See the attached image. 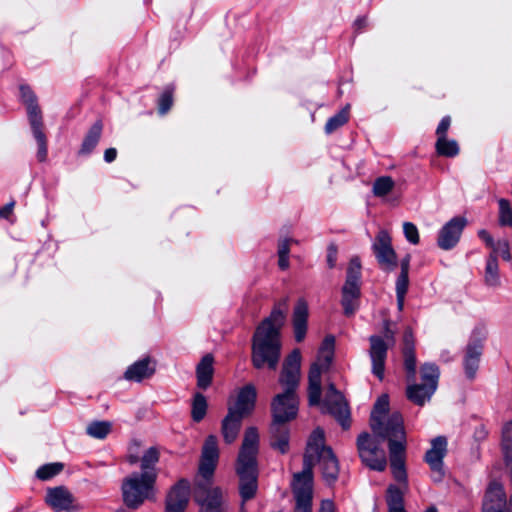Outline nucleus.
<instances>
[{
  "mask_svg": "<svg viewBox=\"0 0 512 512\" xmlns=\"http://www.w3.org/2000/svg\"><path fill=\"white\" fill-rule=\"evenodd\" d=\"M243 419L244 418H241L232 412H228L223 418L221 421V435L226 444L230 445L236 441L242 427Z\"/></svg>",
  "mask_w": 512,
  "mask_h": 512,
  "instance_id": "25",
  "label": "nucleus"
},
{
  "mask_svg": "<svg viewBox=\"0 0 512 512\" xmlns=\"http://www.w3.org/2000/svg\"><path fill=\"white\" fill-rule=\"evenodd\" d=\"M372 251L379 265V268L390 273L395 270L398 264V257L392 245V237L386 230H380L372 243Z\"/></svg>",
  "mask_w": 512,
  "mask_h": 512,
  "instance_id": "12",
  "label": "nucleus"
},
{
  "mask_svg": "<svg viewBox=\"0 0 512 512\" xmlns=\"http://www.w3.org/2000/svg\"><path fill=\"white\" fill-rule=\"evenodd\" d=\"M386 500H387V505H388L389 511H392V510L397 511L398 509L404 508L403 492L399 487H397L395 485L389 486L388 491H387Z\"/></svg>",
  "mask_w": 512,
  "mask_h": 512,
  "instance_id": "40",
  "label": "nucleus"
},
{
  "mask_svg": "<svg viewBox=\"0 0 512 512\" xmlns=\"http://www.w3.org/2000/svg\"><path fill=\"white\" fill-rule=\"evenodd\" d=\"M334 348H335V337L333 335H327L318 352V362H322V365L326 368H329L333 356H334Z\"/></svg>",
  "mask_w": 512,
  "mask_h": 512,
  "instance_id": "33",
  "label": "nucleus"
},
{
  "mask_svg": "<svg viewBox=\"0 0 512 512\" xmlns=\"http://www.w3.org/2000/svg\"><path fill=\"white\" fill-rule=\"evenodd\" d=\"M395 183L390 176H381L373 183V194L376 197H384L388 195L394 188Z\"/></svg>",
  "mask_w": 512,
  "mask_h": 512,
  "instance_id": "39",
  "label": "nucleus"
},
{
  "mask_svg": "<svg viewBox=\"0 0 512 512\" xmlns=\"http://www.w3.org/2000/svg\"><path fill=\"white\" fill-rule=\"evenodd\" d=\"M381 437L362 433L357 438V448L361 461L375 471H384L387 466L386 452L381 447Z\"/></svg>",
  "mask_w": 512,
  "mask_h": 512,
  "instance_id": "9",
  "label": "nucleus"
},
{
  "mask_svg": "<svg viewBox=\"0 0 512 512\" xmlns=\"http://www.w3.org/2000/svg\"><path fill=\"white\" fill-rule=\"evenodd\" d=\"M216 461L202 459L199 465V474L203 478L196 482L193 496L201 506L200 512H222V491L211 486V479L217 466Z\"/></svg>",
  "mask_w": 512,
  "mask_h": 512,
  "instance_id": "5",
  "label": "nucleus"
},
{
  "mask_svg": "<svg viewBox=\"0 0 512 512\" xmlns=\"http://www.w3.org/2000/svg\"><path fill=\"white\" fill-rule=\"evenodd\" d=\"M499 203V224L512 227V209L507 199H500Z\"/></svg>",
  "mask_w": 512,
  "mask_h": 512,
  "instance_id": "43",
  "label": "nucleus"
},
{
  "mask_svg": "<svg viewBox=\"0 0 512 512\" xmlns=\"http://www.w3.org/2000/svg\"><path fill=\"white\" fill-rule=\"evenodd\" d=\"M284 319V312L275 307L256 328L251 353V361L255 368L261 369L266 365L270 369H276L281 357V328Z\"/></svg>",
  "mask_w": 512,
  "mask_h": 512,
  "instance_id": "3",
  "label": "nucleus"
},
{
  "mask_svg": "<svg viewBox=\"0 0 512 512\" xmlns=\"http://www.w3.org/2000/svg\"><path fill=\"white\" fill-rule=\"evenodd\" d=\"M410 262V254H407L400 260V273L395 284L397 307L399 311H402L404 308L405 296L409 288Z\"/></svg>",
  "mask_w": 512,
  "mask_h": 512,
  "instance_id": "22",
  "label": "nucleus"
},
{
  "mask_svg": "<svg viewBox=\"0 0 512 512\" xmlns=\"http://www.w3.org/2000/svg\"><path fill=\"white\" fill-rule=\"evenodd\" d=\"M159 461V451L155 447H150L141 457V472L139 474H154L157 480V470L155 465Z\"/></svg>",
  "mask_w": 512,
  "mask_h": 512,
  "instance_id": "31",
  "label": "nucleus"
},
{
  "mask_svg": "<svg viewBox=\"0 0 512 512\" xmlns=\"http://www.w3.org/2000/svg\"><path fill=\"white\" fill-rule=\"evenodd\" d=\"M173 104V89L167 87L159 98V113L166 114Z\"/></svg>",
  "mask_w": 512,
  "mask_h": 512,
  "instance_id": "45",
  "label": "nucleus"
},
{
  "mask_svg": "<svg viewBox=\"0 0 512 512\" xmlns=\"http://www.w3.org/2000/svg\"><path fill=\"white\" fill-rule=\"evenodd\" d=\"M436 152L445 157H455L459 153L458 143L453 139H437Z\"/></svg>",
  "mask_w": 512,
  "mask_h": 512,
  "instance_id": "36",
  "label": "nucleus"
},
{
  "mask_svg": "<svg viewBox=\"0 0 512 512\" xmlns=\"http://www.w3.org/2000/svg\"><path fill=\"white\" fill-rule=\"evenodd\" d=\"M290 252V240L284 239L279 243L278 256H289Z\"/></svg>",
  "mask_w": 512,
  "mask_h": 512,
  "instance_id": "54",
  "label": "nucleus"
},
{
  "mask_svg": "<svg viewBox=\"0 0 512 512\" xmlns=\"http://www.w3.org/2000/svg\"><path fill=\"white\" fill-rule=\"evenodd\" d=\"M510 497L509 500H506V504L504 506V512H512V468L510 469Z\"/></svg>",
  "mask_w": 512,
  "mask_h": 512,
  "instance_id": "57",
  "label": "nucleus"
},
{
  "mask_svg": "<svg viewBox=\"0 0 512 512\" xmlns=\"http://www.w3.org/2000/svg\"><path fill=\"white\" fill-rule=\"evenodd\" d=\"M154 372L155 368L150 365V359L144 358L130 365L126 370L124 377L129 381L140 382L143 379L152 376Z\"/></svg>",
  "mask_w": 512,
  "mask_h": 512,
  "instance_id": "27",
  "label": "nucleus"
},
{
  "mask_svg": "<svg viewBox=\"0 0 512 512\" xmlns=\"http://www.w3.org/2000/svg\"><path fill=\"white\" fill-rule=\"evenodd\" d=\"M404 355V367L407 372V377L414 378L416 374V356L415 350L413 351H403Z\"/></svg>",
  "mask_w": 512,
  "mask_h": 512,
  "instance_id": "46",
  "label": "nucleus"
},
{
  "mask_svg": "<svg viewBox=\"0 0 512 512\" xmlns=\"http://www.w3.org/2000/svg\"><path fill=\"white\" fill-rule=\"evenodd\" d=\"M202 459L212 460L218 462L219 459V448L218 439L215 435H209L202 447Z\"/></svg>",
  "mask_w": 512,
  "mask_h": 512,
  "instance_id": "35",
  "label": "nucleus"
},
{
  "mask_svg": "<svg viewBox=\"0 0 512 512\" xmlns=\"http://www.w3.org/2000/svg\"><path fill=\"white\" fill-rule=\"evenodd\" d=\"M354 26L357 30H360L366 26V18H358L354 22Z\"/></svg>",
  "mask_w": 512,
  "mask_h": 512,
  "instance_id": "59",
  "label": "nucleus"
},
{
  "mask_svg": "<svg viewBox=\"0 0 512 512\" xmlns=\"http://www.w3.org/2000/svg\"><path fill=\"white\" fill-rule=\"evenodd\" d=\"M154 474L132 473L122 483L123 501L127 507L136 509L155 494Z\"/></svg>",
  "mask_w": 512,
  "mask_h": 512,
  "instance_id": "6",
  "label": "nucleus"
},
{
  "mask_svg": "<svg viewBox=\"0 0 512 512\" xmlns=\"http://www.w3.org/2000/svg\"><path fill=\"white\" fill-rule=\"evenodd\" d=\"M440 371L436 364L425 363L420 368L421 383L410 384L406 388L409 401L418 406L429 402L438 387Z\"/></svg>",
  "mask_w": 512,
  "mask_h": 512,
  "instance_id": "7",
  "label": "nucleus"
},
{
  "mask_svg": "<svg viewBox=\"0 0 512 512\" xmlns=\"http://www.w3.org/2000/svg\"><path fill=\"white\" fill-rule=\"evenodd\" d=\"M197 386L200 389H207L213 378V357L210 354L205 355L196 368Z\"/></svg>",
  "mask_w": 512,
  "mask_h": 512,
  "instance_id": "28",
  "label": "nucleus"
},
{
  "mask_svg": "<svg viewBox=\"0 0 512 512\" xmlns=\"http://www.w3.org/2000/svg\"><path fill=\"white\" fill-rule=\"evenodd\" d=\"M450 123H451V119L449 116H445L442 118V120L440 121V123L436 129L437 139L447 138V131L450 127Z\"/></svg>",
  "mask_w": 512,
  "mask_h": 512,
  "instance_id": "49",
  "label": "nucleus"
},
{
  "mask_svg": "<svg viewBox=\"0 0 512 512\" xmlns=\"http://www.w3.org/2000/svg\"><path fill=\"white\" fill-rule=\"evenodd\" d=\"M506 494L502 484L492 481L485 493L482 512H504Z\"/></svg>",
  "mask_w": 512,
  "mask_h": 512,
  "instance_id": "20",
  "label": "nucleus"
},
{
  "mask_svg": "<svg viewBox=\"0 0 512 512\" xmlns=\"http://www.w3.org/2000/svg\"><path fill=\"white\" fill-rule=\"evenodd\" d=\"M447 454V439L444 436H437L431 440V448L425 454V461L432 471L434 482H441L444 478L443 459Z\"/></svg>",
  "mask_w": 512,
  "mask_h": 512,
  "instance_id": "16",
  "label": "nucleus"
},
{
  "mask_svg": "<svg viewBox=\"0 0 512 512\" xmlns=\"http://www.w3.org/2000/svg\"><path fill=\"white\" fill-rule=\"evenodd\" d=\"M484 281L490 287H498L501 284L498 261L495 254H490L487 258Z\"/></svg>",
  "mask_w": 512,
  "mask_h": 512,
  "instance_id": "30",
  "label": "nucleus"
},
{
  "mask_svg": "<svg viewBox=\"0 0 512 512\" xmlns=\"http://www.w3.org/2000/svg\"><path fill=\"white\" fill-rule=\"evenodd\" d=\"M369 344L368 354L371 361V372L382 381L385 374L388 349L395 344V332L390 328L389 321L384 322L383 336L371 335Z\"/></svg>",
  "mask_w": 512,
  "mask_h": 512,
  "instance_id": "8",
  "label": "nucleus"
},
{
  "mask_svg": "<svg viewBox=\"0 0 512 512\" xmlns=\"http://www.w3.org/2000/svg\"><path fill=\"white\" fill-rule=\"evenodd\" d=\"M258 451V431L255 427H248L245 430L244 438L236 462V473L239 477V492L244 502L254 498L257 492Z\"/></svg>",
  "mask_w": 512,
  "mask_h": 512,
  "instance_id": "4",
  "label": "nucleus"
},
{
  "mask_svg": "<svg viewBox=\"0 0 512 512\" xmlns=\"http://www.w3.org/2000/svg\"><path fill=\"white\" fill-rule=\"evenodd\" d=\"M478 236L481 240H483L485 242L487 247H489V248L494 247L495 242L488 231L482 229L478 232Z\"/></svg>",
  "mask_w": 512,
  "mask_h": 512,
  "instance_id": "53",
  "label": "nucleus"
},
{
  "mask_svg": "<svg viewBox=\"0 0 512 512\" xmlns=\"http://www.w3.org/2000/svg\"><path fill=\"white\" fill-rule=\"evenodd\" d=\"M256 390L251 384L244 386L238 393L236 402L229 406L228 412L245 418L252 413L256 402Z\"/></svg>",
  "mask_w": 512,
  "mask_h": 512,
  "instance_id": "19",
  "label": "nucleus"
},
{
  "mask_svg": "<svg viewBox=\"0 0 512 512\" xmlns=\"http://www.w3.org/2000/svg\"><path fill=\"white\" fill-rule=\"evenodd\" d=\"M14 202H10L0 209V218H7L13 211Z\"/></svg>",
  "mask_w": 512,
  "mask_h": 512,
  "instance_id": "56",
  "label": "nucleus"
},
{
  "mask_svg": "<svg viewBox=\"0 0 512 512\" xmlns=\"http://www.w3.org/2000/svg\"><path fill=\"white\" fill-rule=\"evenodd\" d=\"M128 461L130 464H136L139 461V458L135 455H129Z\"/></svg>",
  "mask_w": 512,
  "mask_h": 512,
  "instance_id": "60",
  "label": "nucleus"
},
{
  "mask_svg": "<svg viewBox=\"0 0 512 512\" xmlns=\"http://www.w3.org/2000/svg\"><path fill=\"white\" fill-rule=\"evenodd\" d=\"M273 421L286 424L296 418L298 413V397L296 394L281 393L271 403Z\"/></svg>",
  "mask_w": 512,
  "mask_h": 512,
  "instance_id": "15",
  "label": "nucleus"
},
{
  "mask_svg": "<svg viewBox=\"0 0 512 512\" xmlns=\"http://www.w3.org/2000/svg\"><path fill=\"white\" fill-rule=\"evenodd\" d=\"M117 150L115 148H108L104 152V160L108 163L113 162L116 159Z\"/></svg>",
  "mask_w": 512,
  "mask_h": 512,
  "instance_id": "55",
  "label": "nucleus"
},
{
  "mask_svg": "<svg viewBox=\"0 0 512 512\" xmlns=\"http://www.w3.org/2000/svg\"><path fill=\"white\" fill-rule=\"evenodd\" d=\"M321 397V385L310 386L309 385V403L310 405H317L320 402Z\"/></svg>",
  "mask_w": 512,
  "mask_h": 512,
  "instance_id": "51",
  "label": "nucleus"
},
{
  "mask_svg": "<svg viewBox=\"0 0 512 512\" xmlns=\"http://www.w3.org/2000/svg\"><path fill=\"white\" fill-rule=\"evenodd\" d=\"M318 465L326 484L332 485L339 475V462L332 449L325 445L324 431L316 428L307 441L303 469L293 474L291 488L295 499L294 512H312L313 467ZM319 512H335L331 500H323Z\"/></svg>",
  "mask_w": 512,
  "mask_h": 512,
  "instance_id": "1",
  "label": "nucleus"
},
{
  "mask_svg": "<svg viewBox=\"0 0 512 512\" xmlns=\"http://www.w3.org/2000/svg\"><path fill=\"white\" fill-rule=\"evenodd\" d=\"M207 412V400L201 393H196L192 402L191 416L195 422L203 420Z\"/></svg>",
  "mask_w": 512,
  "mask_h": 512,
  "instance_id": "38",
  "label": "nucleus"
},
{
  "mask_svg": "<svg viewBox=\"0 0 512 512\" xmlns=\"http://www.w3.org/2000/svg\"><path fill=\"white\" fill-rule=\"evenodd\" d=\"M491 254H495L496 258L501 256L504 260H511L510 247L507 240H499L495 242L494 247L491 248Z\"/></svg>",
  "mask_w": 512,
  "mask_h": 512,
  "instance_id": "47",
  "label": "nucleus"
},
{
  "mask_svg": "<svg viewBox=\"0 0 512 512\" xmlns=\"http://www.w3.org/2000/svg\"><path fill=\"white\" fill-rule=\"evenodd\" d=\"M270 445L273 449L285 454L289 450V429L286 424L272 422L270 426Z\"/></svg>",
  "mask_w": 512,
  "mask_h": 512,
  "instance_id": "26",
  "label": "nucleus"
},
{
  "mask_svg": "<svg viewBox=\"0 0 512 512\" xmlns=\"http://www.w3.org/2000/svg\"><path fill=\"white\" fill-rule=\"evenodd\" d=\"M242 512H244V511L242 510Z\"/></svg>",
  "mask_w": 512,
  "mask_h": 512,
  "instance_id": "63",
  "label": "nucleus"
},
{
  "mask_svg": "<svg viewBox=\"0 0 512 512\" xmlns=\"http://www.w3.org/2000/svg\"><path fill=\"white\" fill-rule=\"evenodd\" d=\"M308 304L304 299H299L293 311V332L295 341L301 343L307 333Z\"/></svg>",
  "mask_w": 512,
  "mask_h": 512,
  "instance_id": "21",
  "label": "nucleus"
},
{
  "mask_svg": "<svg viewBox=\"0 0 512 512\" xmlns=\"http://www.w3.org/2000/svg\"><path fill=\"white\" fill-rule=\"evenodd\" d=\"M403 232L408 242H410L413 245H417L419 243V232L415 224L411 222H404Z\"/></svg>",
  "mask_w": 512,
  "mask_h": 512,
  "instance_id": "48",
  "label": "nucleus"
},
{
  "mask_svg": "<svg viewBox=\"0 0 512 512\" xmlns=\"http://www.w3.org/2000/svg\"><path fill=\"white\" fill-rule=\"evenodd\" d=\"M73 495L64 487L49 489L46 495V502L55 510H68L73 505Z\"/></svg>",
  "mask_w": 512,
  "mask_h": 512,
  "instance_id": "23",
  "label": "nucleus"
},
{
  "mask_svg": "<svg viewBox=\"0 0 512 512\" xmlns=\"http://www.w3.org/2000/svg\"><path fill=\"white\" fill-rule=\"evenodd\" d=\"M465 225L466 220L464 218H452L439 231L438 246L443 250L452 249L458 243Z\"/></svg>",
  "mask_w": 512,
  "mask_h": 512,
  "instance_id": "17",
  "label": "nucleus"
},
{
  "mask_svg": "<svg viewBox=\"0 0 512 512\" xmlns=\"http://www.w3.org/2000/svg\"><path fill=\"white\" fill-rule=\"evenodd\" d=\"M349 119V105L343 108L334 116L330 117L325 125V132L327 134H331L345 123H347Z\"/></svg>",
  "mask_w": 512,
  "mask_h": 512,
  "instance_id": "37",
  "label": "nucleus"
},
{
  "mask_svg": "<svg viewBox=\"0 0 512 512\" xmlns=\"http://www.w3.org/2000/svg\"><path fill=\"white\" fill-rule=\"evenodd\" d=\"M327 368L322 365V362H315L311 365L309 370V385L310 386H319L321 385V376L322 371L326 370Z\"/></svg>",
  "mask_w": 512,
  "mask_h": 512,
  "instance_id": "44",
  "label": "nucleus"
},
{
  "mask_svg": "<svg viewBox=\"0 0 512 512\" xmlns=\"http://www.w3.org/2000/svg\"><path fill=\"white\" fill-rule=\"evenodd\" d=\"M389 397L381 395L374 404L370 416V427L374 434L382 439L389 440L390 466L397 482L407 487V473L405 468V431L402 415L392 413L384 423L382 418L388 412Z\"/></svg>",
  "mask_w": 512,
  "mask_h": 512,
  "instance_id": "2",
  "label": "nucleus"
},
{
  "mask_svg": "<svg viewBox=\"0 0 512 512\" xmlns=\"http://www.w3.org/2000/svg\"><path fill=\"white\" fill-rule=\"evenodd\" d=\"M110 431L111 423L107 421H94L86 428L87 434L97 439H104Z\"/></svg>",
  "mask_w": 512,
  "mask_h": 512,
  "instance_id": "41",
  "label": "nucleus"
},
{
  "mask_svg": "<svg viewBox=\"0 0 512 512\" xmlns=\"http://www.w3.org/2000/svg\"><path fill=\"white\" fill-rule=\"evenodd\" d=\"M103 130V124L102 121L97 120L88 130L87 134L85 135L81 148L79 150V154L81 155H88L90 154L96 145L98 144L101 134Z\"/></svg>",
  "mask_w": 512,
  "mask_h": 512,
  "instance_id": "29",
  "label": "nucleus"
},
{
  "mask_svg": "<svg viewBox=\"0 0 512 512\" xmlns=\"http://www.w3.org/2000/svg\"><path fill=\"white\" fill-rule=\"evenodd\" d=\"M324 407L329 414L335 417L343 429L350 428V410L344 396L330 384L324 399Z\"/></svg>",
  "mask_w": 512,
  "mask_h": 512,
  "instance_id": "14",
  "label": "nucleus"
},
{
  "mask_svg": "<svg viewBox=\"0 0 512 512\" xmlns=\"http://www.w3.org/2000/svg\"><path fill=\"white\" fill-rule=\"evenodd\" d=\"M301 353L294 349L284 360L279 377V383L284 387V393L296 394L300 381Z\"/></svg>",
  "mask_w": 512,
  "mask_h": 512,
  "instance_id": "13",
  "label": "nucleus"
},
{
  "mask_svg": "<svg viewBox=\"0 0 512 512\" xmlns=\"http://www.w3.org/2000/svg\"><path fill=\"white\" fill-rule=\"evenodd\" d=\"M190 498V484L181 479L172 487L166 499V512H184Z\"/></svg>",
  "mask_w": 512,
  "mask_h": 512,
  "instance_id": "18",
  "label": "nucleus"
},
{
  "mask_svg": "<svg viewBox=\"0 0 512 512\" xmlns=\"http://www.w3.org/2000/svg\"><path fill=\"white\" fill-rule=\"evenodd\" d=\"M32 133L38 144L37 159L43 162L47 158V140L43 132V122L31 125Z\"/></svg>",
  "mask_w": 512,
  "mask_h": 512,
  "instance_id": "34",
  "label": "nucleus"
},
{
  "mask_svg": "<svg viewBox=\"0 0 512 512\" xmlns=\"http://www.w3.org/2000/svg\"><path fill=\"white\" fill-rule=\"evenodd\" d=\"M337 247L334 244L329 245L327 249V264L329 268H334L337 261Z\"/></svg>",
  "mask_w": 512,
  "mask_h": 512,
  "instance_id": "52",
  "label": "nucleus"
},
{
  "mask_svg": "<svg viewBox=\"0 0 512 512\" xmlns=\"http://www.w3.org/2000/svg\"><path fill=\"white\" fill-rule=\"evenodd\" d=\"M361 295V263L358 258L351 259L342 287L341 304L346 316L353 315L359 307L358 300Z\"/></svg>",
  "mask_w": 512,
  "mask_h": 512,
  "instance_id": "10",
  "label": "nucleus"
},
{
  "mask_svg": "<svg viewBox=\"0 0 512 512\" xmlns=\"http://www.w3.org/2000/svg\"><path fill=\"white\" fill-rule=\"evenodd\" d=\"M415 350V343L413 332L411 328H406L403 335V351H413Z\"/></svg>",
  "mask_w": 512,
  "mask_h": 512,
  "instance_id": "50",
  "label": "nucleus"
},
{
  "mask_svg": "<svg viewBox=\"0 0 512 512\" xmlns=\"http://www.w3.org/2000/svg\"><path fill=\"white\" fill-rule=\"evenodd\" d=\"M425 512H437V509L435 506H431Z\"/></svg>",
  "mask_w": 512,
  "mask_h": 512,
  "instance_id": "61",
  "label": "nucleus"
},
{
  "mask_svg": "<svg viewBox=\"0 0 512 512\" xmlns=\"http://www.w3.org/2000/svg\"><path fill=\"white\" fill-rule=\"evenodd\" d=\"M486 337L487 331L485 327H475L465 348L463 367L465 375L469 380H473L476 377Z\"/></svg>",
  "mask_w": 512,
  "mask_h": 512,
  "instance_id": "11",
  "label": "nucleus"
},
{
  "mask_svg": "<svg viewBox=\"0 0 512 512\" xmlns=\"http://www.w3.org/2000/svg\"><path fill=\"white\" fill-rule=\"evenodd\" d=\"M501 448L507 467L512 469V421L507 422L502 428Z\"/></svg>",
  "mask_w": 512,
  "mask_h": 512,
  "instance_id": "32",
  "label": "nucleus"
},
{
  "mask_svg": "<svg viewBox=\"0 0 512 512\" xmlns=\"http://www.w3.org/2000/svg\"><path fill=\"white\" fill-rule=\"evenodd\" d=\"M278 264L282 270L287 269L289 266V256H279Z\"/></svg>",
  "mask_w": 512,
  "mask_h": 512,
  "instance_id": "58",
  "label": "nucleus"
},
{
  "mask_svg": "<svg viewBox=\"0 0 512 512\" xmlns=\"http://www.w3.org/2000/svg\"><path fill=\"white\" fill-rule=\"evenodd\" d=\"M20 95L22 102L26 105L30 125L41 123L42 113L37 104V97L29 86H20Z\"/></svg>",
  "mask_w": 512,
  "mask_h": 512,
  "instance_id": "24",
  "label": "nucleus"
},
{
  "mask_svg": "<svg viewBox=\"0 0 512 512\" xmlns=\"http://www.w3.org/2000/svg\"><path fill=\"white\" fill-rule=\"evenodd\" d=\"M389 512H405V510H404V508H403V509H398L397 511L392 510V511H389Z\"/></svg>",
  "mask_w": 512,
  "mask_h": 512,
  "instance_id": "62",
  "label": "nucleus"
},
{
  "mask_svg": "<svg viewBox=\"0 0 512 512\" xmlns=\"http://www.w3.org/2000/svg\"><path fill=\"white\" fill-rule=\"evenodd\" d=\"M63 469L62 463H50L41 466L36 471V476L41 480H49L58 475Z\"/></svg>",
  "mask_w": 512,
  "mask_h": 512,
  "instance_id": "42",
  "label": "nucleus"
}]
</instances>
